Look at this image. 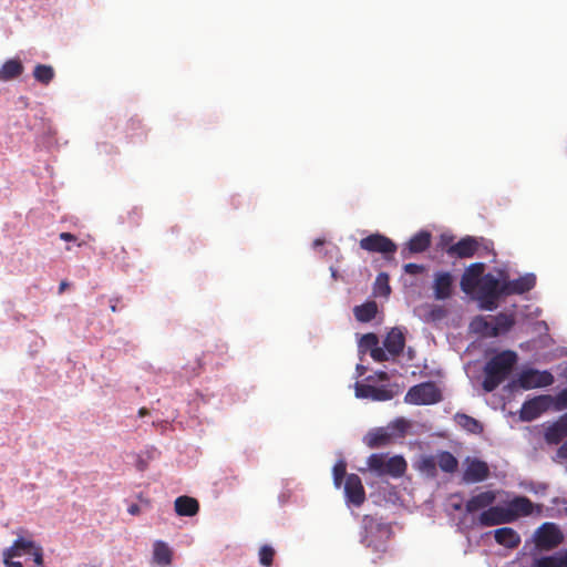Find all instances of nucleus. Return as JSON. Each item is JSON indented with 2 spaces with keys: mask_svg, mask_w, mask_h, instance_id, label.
Here are the masks:
<instances>
[{
  "mask_svg": "<svg viewBox=\"0 0 567 567\" xmlns=\"http://www.w3.org/2000/svg\"><path fill=\"white\" fill-rule=\"evenodd\" d=\"M68 287H69V284L66 281H61V284L59 286V292L62 293Z\"/></svg>",
  "mask_w": 567,
  "mask_h": 567,
  "instance_id": "54",
  "label": "nucleus"
},
{
  "mask_svg": "<svg viewBox=\"0 0 567 567\" xmlns=\"http://www.w3.org/2000/svg\"><path fill=\"white\" fill-rule=\"evenodd\" d=\"M35 545L37 544L30 539L19 537L13 542L12 546L6 549V556L8 558H16L22 555H29Z\"/></svg>",
  "mask_w": 567,
  "mask_h": 567,
  "instance_id": "26",
  "label": "nucleus"
},
{
  "mask_svg": "<svg viewBox=\"0 0 567 567\" xmlns=\"http://www.w3.org/2000/svg\"><path fill=\"white\" fill-rule=\"evenodd\" d=\"M333 484L336 487H340L343 478H347V465L343 461H339L333 466Z\"/></svg>",
  "mask_w": 567,
  "mask_h": 567,
  "instance_id": "36",
  "label": "nucleus"
},
{
  "mask_svg": "<svg viewBox=\"0 0 567 567\" xmlns=\"http://www.w3.org/2000/svg\"><path fill=\"white\" fill-rule=\"evenodd\" d=\"M33 557V561L37 566L43 565V551L42 547L39 545H35V547L32 549V551L29 554Z\"/></svg>",
  "mask_w": 567,
  "mask_h": 567,
  "instance_id": "43",
  "label": "nucleus"
},
{
  "mask_svg": "<svg viewBox=\"0 0 567 567\" xmlns=\"http://www.w3.org/2000/svg\"><path fill=\"white\" fill-rule=\"evenodd\" d=\"M384 349L393 357L399 355L405 346V338L399 328H393L384 339Z\"/></svg>",
  "mask_w": 567,
  "mask_h": 567,
  "instance_id": "23",
  "label": "nucleus"
},
{
  "mask_svg": "<svg viewBox=\"0 0 567 567\" xmlns=\"http://www.w3.org/2000/svg\"><path fill=\"white\" fill-rule=\"evenodd\" d=\"M147 413H148V412H147V410H146L145 408H142V409L138 411V414H140L141 416L146 415Z\"/></svg>",
  "mask_w": 567,
  "mask_h": 567,
  "instance_id": "55",
  "label": "nucleus"
},
{
  "mask_svg": "<svg viewBox=\"0 0 567 567\" xmlns=\"http://www.w3.org/2000/svg\"><path fill=\"white\" fill-rule=\"evenodd\" d=\"M474 292L481 309L488 311L495 310L498 307L499 300L505 297V289L503 288L501 276L497 278L491 272L485 274Z\"/></svg>",
  "mask_w": 567,
  "mask_h": 567,
  "instance_id": "2",
  "label": "nucleus"
},
{
  "mask_svg": "<svg viewBox=\"0 0 567 567\" xmlns=\"http://www.w3.org/2000/svg\"><path fill=\"white\" fill-rule=\"evenodd\" d=\"M344 496L347 503L360 507L365 502V491L361 478L357 474H349L344 482Z\"/></svg>",
  "mask_w": 567,
  "mask_h": 567,
  "instance_id": "10",
  "label": "nucleus"
},
{
  "mask_svg": "<svg viewBox=\"0 0 567 567\" xmlns=\"http://www.w3.org/2000/svg\"><path fill=\"white\" fill-rule=\"evenodd\" d=\"M368 468L379 476L390 475L400 477L406 471V462L403 456L395 455L390 458L385 454H371L367 461Z\"/></svg>",
  "mask_w": 567,
  "mask_h": 567,
  "instance_id": "3",
  "label": "nucleus"
},
{
  "mask_svg": "<svg viewBox=\"0 0 567 567\" xmlns=\"http://www.w3.org/2000/svg\"><path fill=\"white\" fill-rule=\"evenodd\" d=\"M494 538L497 544L511 549L518 547L520 544L519 534L511 527L495 529Z\"/></svg>",
  "mask_w": 567,
  "mask_h": 567,
  "instance_id": "24",
  "label": "nucleus"
},
{
  "mask_svg": "<svg viewBox=\"0 0 567 567\" xmlns=\"http://www.w3.org/2000/svg\"><path fill=\"white\" fill-rule=\"evenodd\" d=\"M369 353H370L371 358L377 362H383L389 359L385 353V350L379 346H377L374 349H372V351Z\"/></svg>",
  "mask_w": 567,
  "mask_h": 567,
  "instance_id": "41",
  "label": "nucleus"
},
{
  "mask_svg": "<svg viewBox=\"0 0 567 567\" xmlns=\"http://www.w3.org/2000/svg\"><path fill=\"white\" fill-rule=\"evenodd\" d=\"M480 243L476 238L466 236L458 240L456 244L446 248V254L450 257L471 258L478 250Z\"/></svg>",
  "mask_w": 567,
  "mask_h": 567,
  "instance_id": "16",
  "label": "nucleus"
},
{
  "mask_svg": "<svg viewBox=\"0 0 567 567\" xmlns=\"http://www.w3.org/2000/svg\"><path fill=\"white\" fill-rule=\"evenodd\" d=\"M436 464L445 473H454L457 470L458 462L456 457L447 451L437 454Z\"/></svg>",
  "mask_w": 567,
  "mask_h": 567,
  "instance_id": "31",
  "label": "nucleus"
},
{
  "mask_svg": "<svg viewBox=\"0 0 567 567\" xmlns=\"http://www.w3.org/2000/svg\"><path fill=\"white\" fill-rule=\"evenodd\" d=\"M478 523L486 527L496 526L513 523V516L509 514V511H507V507L491 505L480 514Z\"/></svg>",
  "mask_w": 567,
  "mask_h": 567,
  "instance_id": "11",
  "label": "nucleus"
},
{
  "mask_svg": "<svg viewBox=\"0 0 567 567\" xmlns=\"http://www.w3.org/2000/svg\"><path fill=\"white\" fill-rule=\"evenodd\" d=\"M553 409L555 411L567 409V388L563 389L556 396H553Z\"/></svg>",
  "mask_w": 567,
  "mask_h": 567,
  "instance_id": "39",
  "label": "nucleus"
},
{
  "mask_svg": "<svg viewBox=\"0 0 567 567\" xmlns=\"http://www.w3.org/2000/svg\"><path fill=\"white\" fill-rule=\"evenodd\" d=\"M378 378H379V380H381V381H386V380H389V375H388V373H386V372H384V371H380V372H378Z\"/></svg>",
  "mask_w": 567,
  "mask_h": 567,
  "instance_id": "52",
  "label": "nucleus"
},
{
  "mask_svg": "<svg viewBox=\"0 0 567 567\" xmlns=\"http://www.w3.org/2000/svg\"><path fill=\"white\" fill-rule=\"evenodd\" d=\"M175 512L179 516H195L199 512V503L190 496H178L174 502Z\"/></svg>",
  "mask_w": 567,
  "mask_h": 567,
  "instance_id": "25",
  "label": "nucleus"
},
{
  "mask_svg": "<svg viewBox=\"0 0 567 567\" xmlns=\"http://www.w3.org/2000/svg\"><path fill=\"white\" fill-rule=\"evenodd\" d=\"M322 244H323V241H322V240H320V239L315 240V246H320V245H322Z\"/></svg>",
  "mask_w": 567,
  "mask_h": 567,
  "instance_id": "57",
  "label": "nucleus"
},
{
  "mask_svg": "<svg viewBox=\"0 0 567 567\" xmlns=\"http://www.w3.org/2000/svg\"><path fill=\"white\" fill-rule=\"evenodd\" d=\"M453 508H454L455 511H460V509L462 508V505H461V504H454V505H453Z\"/></svg>",
  "mask_w": 567,
  "mask_h": 567,
  "instance_id": "56",
  "label": "nucleus"
},
{
  "mask_svg": "<svg viewBox=\"0 0 567 567\" xmlns=\"http://www.w3.org/2000/svg\"><path fill=\"white\" fill-rule=\"evenodd\" d=\"M561 567H567V550L558 556Z\"/></svg>",
  "mask_w": 567,
  "mask_h": 567,
  "instance_id": "50",
  "label": "nucleus"
},
{
  "mask_svg": "<svg viewBox=\"0 0 567 567\" xmlns=\"http://www.w3.org/2000/svg\"><path fill=\"white\" fill-rule=\"evenodd\" d=\"M120 302V299L118 298H114V299H111L110 300V303H111V310L113 312H116L117 311V303Z\"/></svg>",
  "mask_w": 567,
  "mask_h": 567,
  "instance_id": "49",
  "label": "nucleus"
},
{
  "mask_svg": "<svg viewBox=\"0 0 567 567\" xmlns=\"http://www.w3.org/2000/svg\"><path fill=\"white\" fill-rule=\"evenodd\" d=\"M496 501V492L484 491L472 496L465 504V511L468 514L476 513L481 509H487Z\"/></svg>",
  "mask_w": 567,
  "mask_h": 567,
  "instance_id": "19",
  "label": "nucleus"
},
{
  "mask_svg": "<svg viewBox=\"0 0 567 567\" xmlns=\"http://www.w3.org/2000/svg\"><path fill=\"white\" fill-rule=\"evenodd\" d=\"M554 381V375L549 371H539L528 368L522 370L515 383L524 390H532L549 386Z\"/></svg>",
  "mask_w": 567,
  "mask_h": 567,
  "instance_id": "6",
  "label": "nucleus"
},
{
  "mask_svg": "<svg viewBox=\"0 0 567 567\" xmlns=\"http://www.w3.org/2000/svg\"><path fill=\"white\" fill-rule=\"evenodd\" d=\"M60 239H62L64 241H74V240H76V237L71 233H61Z\"/></svg>",
  "mask_w": 567,
  "mask_h": 567,
  "instance_id": "47",
  "label": "nucleus"
},
{
  "mask_svg": "<svg viewBox=\"0 0 567 567\" xmlns=\"http://www.w3.org/2000/svg\"><path fill=\"white\" fill-rule=\"evenodd\" d=\"M373 522H374V520H373V518H372V517H370V516H364V518H363L364 528H365V529H368V527H369V526L371 527V525L373 524Z\"/></svg>",
  "mask_w": 567,
  "mask_h": 567,
  "instance_id": "51",
  "label": "nucleus"
},
{
  "mask_svg": "<svg viewBox=\"0 0 567 567\" xmlns=\"http://www.w3.org/2000/svg\"><path fill=\"white\" fill-rule=\"evenodd\" d=\"M472 327L476 332L483 333L487 337V332L491 330L492 321L484 319L483 317L476 318L472 322Z\"/></svg>",
  "mask_w": 567,
  "mask_h": 567,
  "instance_id": "38",
  "label": "nucleus"
},
{
  "mask_svg": "<svg viewBox=\"0 0 567 567\" xmlns=\"http://www.w3.org/2000/svg\"><path fill=\"white\" fill-rule=\"evenodd\" d=\"M353 312L358 321L369 322L374 319L378 312V306L374 301H368L363 305L355 306Z\"/></svg>",
  "mask_w": 567,
  "mask_h": 567,
  "instance_id": "29",
  "label": "nucleus"
},
{
  "mask_svg": "<svg viewBox=\"0 0 567 567\" xmlns=\"http://www.w3.org/2000/svg\"><path fill=\"white\" fill-rule=\"evenodd\" d=\"M442 394L434 382H423L409 389L404 401L410 404L425 405L441 401Z\"/></svg>",
  "mask_w": 567,
  "mask_h": 567,
  "instance_id": "4",
  "label": "nucleus"
},
{
  "mask_svg": "<svg viewBox=\"0 0 567 567\" xmlns=\"http://www.w3.org/2000/svg\"><path fill=\"white\" fill-rule=\"evenodd\" d=\"M563 540L560 529L554 523H544L535 534L536 545L542 549H553Z\"/></svg>",
  "mask_w": 567,
  "mask_h": 567,
  "instance_id": "9",
  "label": "nucleus"
},
{
  "mask_svg": "<svg viewBox=\"0 0 567 567\" xmlns=\"http://www.w3.org/2000/svg\"><path fill=\"white\" fill-rule=\"evenodd\" d=\"M515 324V318L513 315L498 313L492 319L491 330L487 332V337L495 338L501 334L508 332Z\"/></svg>",
  "mask_w": 567,
  "mask_h": 567,
  "instance_id": "22",
  "label": "nucleus"
},
{
  "mask_svg": "<svg viewBox=\"0 0 567 567\" xmlns=\"http://www.w3.org/2000/svg\"><path fill=\"white\" fill-rule=\"evenodd\" d=\"M362 543L365 544L368 547H371L372 546V542L371 539L369 538V535L365 534L363 537H362Z\"/></svg>",
  "mask_w": 567,
  "mask_h": 567,
  "instance_id": "53",
  "label": "nucleus"
},
{
  "mask_svg": "<svg viewBox=\"0 0 567 567\" xmlns=\"http://www.w3.org/2000/svg\"><path fill=\"white\" fill-rule=\"evenodd\" d=\"M403 269L409 275H419L425 270V267L423 265L410 262V264H405Z\"/></svg>",
  "mask_w": 567,
  "mask_h": 567,
  "instance_id": "42",
  "label": "nucleus"
},
{
  "mask_svg": "<svg viewBox=\"0 0 567 567\" xmlns=\"http://www.w3.org/2000/svg\"><path fill=\"white\" fill-rule=\"evenodd\" d=\"M567 436V412L563 414L556 422L547 427L545 432V441L548 444H558Z\"/></svg>",
  "mask_w": 567,
  "mask_h": 567,
  "instance_id": "21",
  "label": "nucleus"
},
{
  "mask_svg": "<svg viewBox=\"0 0 567 567\" xmlns=\"http://www.w3.org/2000/svg\"><path fill=\"white\" fill-rule=\"evenodd\" d=\"M485 265L483 262H475L470 265L461 278V289L465 293H473L476 286L483 280Z\"/></svg>",
  "mask_w": 567,
  "mask_h": 567,
  "instance_id": "14",
  "label": "nucleus"
},
{
  "mask_svg": "<svg viewBox=\"0 0 567 567\" xmlns=\"http://www.w3.org/2000/svg\"><path fill=\"white\" fill-rule=\"evenodd\" d=\"M128 514L137 516L141 514V507L137 504H131L127 508Z\"/></svg>",
  "mask_w": 567,
  "mask_h": 567,
  "instance_id": "46",
  "label": "nucleus"
},
{
  "mask_svg": "<svg viewBox=\"0 0 567 567\" xmlns=\"http://www.w3.org/2000/svg\"><path fill=\"white\" fill-rule=\"evenodd\" d=\"M454 419L457 425L468 433L480 434L483 432V425L481 422L465 413H456Z\"/></svg>",
  "mask_w": 567,
  "mask_h": 567,
  "instance_id": "28",
  "label": "nucleus"
},
{
  "mask_svg": "<svg viewBox=\"0 0 567 567\" xmlns=\"http://www.w3.org/2000/svg\"><path fill=\"white\" fill-rule=\"evenodd\" d=\"M393 392L384 386L355 383V396L373 401H388L393 399Z\"/></svg>",
  "mask_w": 567,
  "mask_h": 567,
  "instance_id": "17",
  "label": "nucleus"
},
{
  "mask_svg": "<svg viewBox=\"0 0 567 567\" xmlns=\"http://www.w3.org/2000/svg\"><path fill=\"white\" fill-rule=\"evenodd\" d=\"M390 292H391V287L389 285V275L385 272H380L377 276V279L374 282V295L388 297L390 295Z\"/></svg>",
  "mask_w": 567,
  "mask_h": 567,
  "instance_id": "34",
  "label": "nucleus"
},
{
  "mask_svg": "<svg viewBox=\"0 0 567 567\" xmlns=\"http://www.w3.org/2000/svg\"><path fill=\"white\" fill-rule=\"evenodd\" d=\"M357 368H358V370H359V371H361V373H363V371H364V367H362V365H358Z\"/></svg>",
  "mask_w": 567,
  "mask_h": 567,
  "instance_id": "58",
  "label": "nucleus"
},
{
  "mask_svg": "<svg viewBox=\"0 0 567 567\" xmlns=\"http://www.w3.org/2000/svg\"><path fill=\"white\" fill-rule=\"evenodd\" d=\"M3 564H4V567H23L22 563L21 561H18V560H13V558H8L6 556V549L3 550Z\"/></svg>",
  "mask_w": 567,
  "mask_h": 567,
  "instance_id": "44",
  "label": "nucleus"
},
{
  "mask_svg": "<svg viewBox=\"0 0 567 567\" xmlns=\"http://www.w3.org/2000/svg\"><path fill=\"white\" fill-rule=\"evenodd\" d=\"M557 457L560 460L567 458V440L557 450Z\"/></svg>",
  "mask_w": 567,
  "mask_h": 567,
  "instance_id": "45",
  "label": "nucleus"
},
{
  "mask_svg": "<svg viewBox=\"0 0 567 567\" xmlns=\"http://www.w3.org/2000/svg\"><path fill=\"white\" fill-rule=\"evenodd\" d=\"M415 467L427 477L434 478L437 475L436 458L432 455H423L415 463Z\"/></svg>",
  "mask_w": 567,
  "mask_h": 567,
  "instance_id": "30",
  "label": "nucleus"
},
{
  "mask_svg": "<svg viewBox=\"0 0 567 567\" xmlns=\"http://www.w3.org/2000/svg\"><path fill=\"white\" fill-rule=\"evenodd\" d=\"M33 76L40 83L49 84L54 76V71H53L52 66H50V65L38 64L34 68Z\"/></svg>",
  "mask_w": 567,
  "mask_h": 567,
  "instance_id": "33",
  "label": "nucleus"
},
{
  "mask_svg": "<svg viewBox=\"0 0 567 567\" xmlns=\"http://www.w3.org/2000/svg\"><path fill=\"white\" fill-rule=\"evenodd\" d=\"M154 559L161 565H169L172 560V551L164 542H156L154 544Z\"/></svg>",
  "mask_w": 567,
  "mask_h": 567,
  "instance_id": "32",
  "label": "nucleus"
},
{
  "mask_svg": "<svg viewBox=\"0 0 567 567\" xmlns=\"http://www.w3.org/2000/svg\"><path fill=\"white\" fill-rule=\"evenodd\" d=\"M534 567H561L558 556H547L537 559Z\"/></svg>",
  "mask_w": 567,
  "mask_h": 567,
  "instance_id": "40",
  "label": "nucleus"
},
{
  "mask_svg": "<svg viewBox=\"0 0 567 567\" xmlns=\"http://www.w3.org/2000/svg\"><path fill=\"white\" fill-rule=\"evenodd\" d=\"M275 557V549L269 545H264L259 549V561L265 567L272 565Z\"/></svg>",
  "mask_w": 567,
  "mask_h": 567,
  "instance_id": "37",
  "label": "nucleus"
},
{
  "mask_svg": "<svg viewBox=\"0 0 567 567\" xmlns=\"http://www.w3.org/2000/svg\"><path fill=\"white\" fill-rule=\"evenodd\" d=\"M395 429H398L401 433L405 430V422L403 420H398L394 424Z\"/></svg>",
  "mask_w": 567,
  "mask_h": 567,
  "instance_id": "48",
  "label": "nucleus"
},
{
  "mask_svg": "<svg viewBox=\"0 0 567 567\" xmlns=\"http://www.w3.org/2000/svg\"><path fill=\"white\" fill-rule=\"evenodd\" d=\"M453 276L449 271L434 274L433 292L436 300H446L453 295Z\"/></svg>",
  "mask_w": 567,
  "mask_h": 567,
  "instance_id": "15",
  "label": "nucleus"
},
{
  "mask_svg": "<svg viewBox=\"0 0 567 567\" xmlns=\"http://www.w3.org/2000/svg\"><path fill=\"white\" fill-rule=\"evenodd\" d=\"M517 360V353L513 350H504L492 357L484 367L483 389L486 392L497 389L509 377Z\"/></svg>",
  "mask_w": 567,
  "mask_h": 567,
  "instance_id": "1",
  "label": "nucleus"
},
{
  "mask_svg": "<svg viewBox=\"0 0 567 567\" xmlns=\"http://www.w3.org/2000/svg\"><path fill=\"white\" fill-rule=\"evenodd\" d=\"M463 472V481L467 484L480 483L489 476V467L486 462L478 458H467Z\"/></svg>",
  "mask_w": 567,
  "mask_h": 567,
  "instance_id": "12",
  "label": "nucleus"
},
{
  "mask_svg": "<svg viewBox=\"0 0 567 567\" xmlns=\"http://www.w3.org/2000/svg\"><path fill=\"white\" fill-rule=\"evenodd\" d=\"M359 245L365 251L382 254L386 260L393 259L398 250V246L392 239L379 233L362 238Z\"/></svg>",
  "mask_w": 567,
  "mask_h": 567,
  "instance_id": "5",
  "label": "nucleus"
},
{
  "mask_svg": "<svg viewBox=\"0 0 567 567\" xmlns=\"http://www.w3.org/2000/svg\"><path fill=\"white\" fill-rule=\"evenodd\" d=\"M432 236L426 230L416 233L401 249V256L403 259L411 258L414 254H421L427 250L431 246Z\"/></svg>",
  "mask_w": 567,
  "mask_h": 567,
  "instance_id": "13",
  "label": "nucleus"
},
{
  "mask_svg": "<svg viewBox=\"0 0 567 567\" xmlns=\"http://www.w3.org/2000/svg\"><path fill=\"white\" fill-rule=\"evenodd\" d=\"M507 511L513 516V522H515L520 516H529L534 508L536 507L538 512H540V505H534L532 501L526 496H515L508 504Z\"/></svg>",
  "mask_w": 567,
  "mask_h": 567,
  "instance_id": "18",
  "label": "nucleus"
},
{
  "mask_svg": "<svg viewBox=\"0 0 567 567\" xmlns=\"http://www.w3.org/2000/svg\"><path fill=\"white\" fill-rule=\"evenodd\" d=\"M498 275L503 280L505 297L512 295H523L530 291L536 285V276L534 274H525L517 279L509 280L505 270H498Z\"/></svg>",
  "mask_w": 567,
  "mask_h": 567,
  "instance_id": "8",
  "label": "nucleus"
},
{
  "mask_svg": "<svg viewBox=\"0 0 567 567\" xmlns=\"http://www.w3.org/2000/svg\"><path fill=\"white\" fill-rule=\"evenodd\" d=\"M23 72V65L18 59H11L0 68V81L7 82L20 76Z\"/></svg>",
  "mask_w": 567,
  "mask_h": 567,
  "instance_id": "27",
  "label": "nucleus"
},
{
  "mask_svg": "<svg viewBox=\"0 0 567 567\" xmlns=\"http://www.w3.org/2000/svg\"><path fill=\"white\" fill-rule=\"evenodd\" d=\"M553 408V395L542 394L523 403L519 417L524 422H532Z\"/></svg>",
  "mask_w": 567,
  "mask_h": 567,
  "instance_id": "7",
  "label": "nucleus"
},
{
  "mask_svg": "<svg viewBox=\"0 0 567 567\" xmlns=\"http://www.w3.org/2000/svg\"><path fill=\"white\" fill-rule=\"evenodd\" d=\"M393 441V432L389 427H379L370 431L364 436V443L370 449H379L391 444Z\"/></svg>",
  "mask_w": 567,
  "mask_h": 567,
  "instance_id": "20",
  "label": "nucleus"
},
{
  "mask_svg": "<svg viewBox=\"0 0 567 567\" xmlns=\"http://www.w3.org/2000/svg\"><path fill=\"white\" fill-rule=\"evenodd\" d=\"M377 346H379V338L372 332L363 334L359 341V349L362 352H371Z\"/></svg>",
  "mask_w": 567,
  "mask_h": 567,
  "instance_id": "35",
  "label": "nucleus"
}]
</instances>
